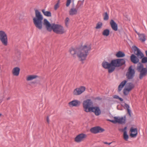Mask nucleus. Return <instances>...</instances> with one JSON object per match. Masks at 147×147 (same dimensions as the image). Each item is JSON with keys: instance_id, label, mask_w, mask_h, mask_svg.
Masks as SVG:
<instances>
[{"instance_id": "obj_1", "label": "nucleus", "mask_w": 147, "mask_h": 147, "mask_svg": "<svg viewBox=\"0 0 147 147\" xmlns=\"http://www.w3.org/2000/svg\"><path fill=\"white\" fill-rule=\"evenodd\" d=\"M91 49L90 45L87 46L85 45L80 48H71L69 51L73 57L76 58L77 56L81 61H83L86 59L89 51L91 50Z\"/></svg>"}, {"instance_id": "obj_2", "label": "nucleus", "mask_w": 147, "mask_h": 147, "mask_svg": "<svg viewBox=\"0 0 147 147\" xmlns=\"http://www.w3.org/2000/svg\"><path fill=\"white\" fill-rule=\"evenodd\" d=\"M125 61L123 59H118L112 60L110 63L104 61L102 63L103 67L105 69H108L109 73L113 72L115 68L121 67L125 63Z\"/></svg>"}, {"instance_id": "obj_3", "label": "nucleus", "mask_w": 147, "mask_h": 147, "mask_svg": "<svg viewBox=\"0 0 147 147\" xmlns=\"http://www.w3.org/2000/svg\"><path fill=\"white\" fill-rule=\"evenodd\" d=\"M44 24L47 30L51 31L52 30L55 33L59 34H62L64 33L65 29L61 26L55 24H51L47 19L44 20Z\"/></svg>"}, {"instance_id": "obj_4", "label": "nucleus", "mask_w": 147, "mask_h": 147, "mask_svg": "<svg viewBox=\"0 0 147 147\" xmlns=\"http://www.w3.org/2000/svg\"><path fill=\"white\" fill-rule=\"evenodd\" d=\"M35 17L33 19V22L36 27L40 30L42 28L43 17L40 12L38 10L35 9Z\"/></svg>"}, {"instance_id": "obj_5", "label": "nucleus", "mask_w": 147, "mask_h": 147, "mask_svg": "<svg viewBox=\"0 0 147 147\" xmlns=\"http://www.w3.org/2000/svg\"><path fill=\"white\" fill-rule=\"evenodd\" d=\"M138 71L140 72L139 78L140 80L145 77L147 75V68H144L143 65L140 63H139L137 67Z\"/></svg>"}, {"instance_id": "obj_6", "label": "nucleus", "mask_w": 147, "mask_h": 147, "mask_svg": "<svg viewBox=\"0 0 147 147\" xmlns=\"http://www.w3.org/2000/svg\"><path fill=\"white\" fill-rule=\"evenodd\" d=\"M135 71L132 65L129 66L126 73V76L128 80L132 79L135 76Z\"/></svg>"}, {"instance_id": "obj_7", "label": "nucleus", "mask_w": 147, "mask_h": 147, "mask_svg": "<svg viewBox=\"0 0 147 147\" xmlns=\"http://www.w3.org/2000/svg\"><path fill=\"white\" fill-rule=\"evenodd\" d=\"M0 40L2 44L6 46L8 44L7 36L5 32L3 31H0Z\"/></svg>"}, {"instance_id": "obj_8", "label": "nucleus", "mask_w": 147, "mask_h": 147, "mask_svg": "<svg viewBox=\"0 0 147 147\" xmlns=\"http://www.w3.org/2000/svg\"><path fill=\"white\" fill-rule=\"evenodd\" d=\"M93 104V102L90 99H87L83 102V106L84 111L86 112H88L89 108Z\"/></svg>"}, {"instance_id": "obj_9", "label": "nucleus", "mask_w": 147, "mask_h": 147, "mask_svg": "<svg viewBox=\"0 0 147 147\" xmlns=\"http://www.w3.org/2000/svg\"><path fill=\"white\" fill-rule=\"evenodd\" d=\"M88 112H93L96 116H98L101 112L99 107L98 106L92 107L89 108Z\"/></svg>"}, {"instance_id": "obj_10", "label": "nucleus", "mask_w": 147, "mask_h": 147, "mask_svg": "<svg viewBox=\"0 0 147 147\" xmlns=\"http://www.w3.org/2000/svg\"><path fill=\"white\" fill-rule=\"evenodd\" d=\"M85 87L82 86L79 88H77L74 90L73 92V94L75 95H78L81 94L85 90Z\"/></svg>"}, {"instance_id": "obj_11", "label": "nucleus", "mask_w": 147, "mask_h": 147, "mask_svg": "<svg viewBox=\"0 0 147 147\" xmlns=\"http://www.w3.org/2000/svg\"><path fill=\"white\" fill-rule=\"evenodd\" d=\"M105 131V129L99 126H96L91 128L90 131L93 133L96 134L99 133H102Z\"/></svg>"}, {"instance_id": "obj_12", "label": "nucleus", "mask_w": 147, "mask_h": 147, "mask_svg": "<svg viewBox=\"0 0 147 147\" xmlns=\"http://www.w3.org/2000/svg\"><path fill=\"white\" fill-rule=\"evenodd\" d=\"M86 135L84 134H81L77 135L75 138V141L77 142H80L83 141L86 137Z\"/></svg>"}, {"instance_id": "obj_13", "label": "nucleus", "mask_w": 147, "mask_h": 147, "mask_svg": "<svg viewBox=\"0 0 147 147\" xmlns=\"http://www.w3.org/2000/svg\"><path fill=\"white\" fill-rule=\"evenodd\" d=\"M80 101L77 100H73L69 103V106L71 107H78L80 105Z\"/></svg>"}, {"instance_id": "obj_14", "label": "nucleus", "mask_w": 147, "mask_h": 147, "mask_svg": "<svg viewBox=\"0 0 147 147\" xmlns=\"http://www.w3.org/2000/svg\"><path fill=\"white\" fill-rule=\"evenodd\" d=\"M110 24L112 29L113 30L115 31L117 30V24L113 20H111Z\"/></svg>"}, {"instance_id": "obj_15", "label": "nucleus", "mask_w": 147, "mask_h": 147, "mask_svg": "<svg viewBox=\"0 0 147 147\" xmlns=\"http://www.w3.org/2000/svg\"><path fill=\"white\" fill-rule=\"evenodd\" d=\"M130 60L134 64L138 63L139 61V59L133 54L131 56Z\"/></svg>"}, {"instance_id": "obj_16", "label": "nucleus", "mask_w": 147, "mask_h": 147, "mask_svg": "<svg viewBox=\"0 0 147 147\" xmlns=\"http://www.w3.org/2000/svg\"><path fill=\"white\" fill-rule=\"evenodd\" d=\"M80 7H79V6L78 7L77 9H76L74 7L71 8L69 11L70 15L73 16L77 14L78 12V9Z\"/></svg>"}, {"instance_id": "obj_17", "label": "nucleus", "mask_w": 147, "mask_h": 147, "mask_svg": "<svg viewBox=\"0 0 147 147\" xmlns=\"http://www.w3.org/2000/svg\"><path fill=\"white\" fill-rule=\"evenodd\" d=\"M130 131L132 133L134 132V134L131 133L130 134V136L132 137H136L138 134V129L137 128H133L131 127L130 128Z\"/></svg>"}, {"instance_id": "obj_18", "label": "nucleus", "mask_w": 147, "mask_h": 147, "mask_svg": "<svg viewBox=\"0 0 147 147\" xmlns=\"http://www.w3.org/2000/svg\"><path fill=\"white\" fill-rule=\"evenodd\" d=\"M117 123H118L119 124H125V123L126 117L125 116L124 117H121L119 118L117 117Z\"/></svg>"}, {"instance_id": "obj_19", "label": "nucleus", "mask_w": 147, "mask_h": 147, "mask_svg": "<svg viewBox=\"0 0 147 147\" xmlns=\"http://www.w3.org/2000/svg\"><path fill=\"white\" fill-rule=\"evenodd\" d=\"M20 69L18 67L14 68L12 70V73L13 75L18 76L20 73Z\"/></svg>"}, {"instance_id": "obj_20", "label": "nucleus", "mask_w": 147, "mask_h": 147, "mask_svg": "<svg viewBox=\"0 0 147 147\" xmlns=\"http://www.w3.org/2000/svg\"><path fill=\"white\" fill-rule=\"evenodd\" d=\"M127 82V81L124 80L118 86V92H119L122 90V88L125 85V84Z\"/></svg>"}, {"instance_id": "obj_21", "label": "nucleus", "mask_w": 147, "mask_h": 147, "mask_svg": "<svg viewBox=\"0 0 147 147\" xmlns=\"http://www.w3.org/2000/svg\"><path fill=\"white\" fill-rule=\"evenodd\" d=\"M137 34L139 36V39L142 42H144L146 40L145 35L144 34H140L139 33H137L136 32Z\"/></svg>"}, {"instance_id": "obj_22", "label": "nucleus", "mask_w": 147, "mask_h": 147, "mask_svg": "<svg viewBox=\"0 0 147 147\" xmlns=\"http://www.w3.org/2000/svg\"><path fill=\"white\" fill-rule=\"evenodd\" d=\"M135 54L137 56V57L138 59H142L144 56V54L140 50L138 49L137 53Z\"/></svg>"}, {"instance_id": "obj_23", "label": "nucleus", "mask_w": 147, "mask_h": 147, "mask_svg": "<svg viewBox=\"0 0 147 147\" xmlns=\"http://www.w3.org/2000/svg\"><path fill=\"white\" fill-rule=\"evenodd\" d=\"M42 11L45 16L47 17H51V13L50 11H46L44 9H42Z\"/></svg>"}, {"instance_id": "obj_24", "label": "nucleus", "mask_w": 147, "mask_h": 147, "mask_svg": "<svg viewBox=\"0 0 147 147\" xmlns=\"http://www.w3.org/2000/svg\"><path fill=\"white\" fill-rule=\"evenodd\" d=\"M116 56L117 57H122L125 56V54L123 52L119 51L116 53Z\"/></svg>"}, {"instance_id": "obj_25", "label": "nucleus", "mask_w": 147, "mask_h": 147, "mask_svg": "<svg viewBox=\"0 0 147 147\" xmlns=\"http://www.w3.org/2000/svg\"><path fill=\"white\" fill-rule=\"evenodd\" d=\"M109 30L108 29H106L103 30L102 34L103 35L107 36L109 35Z\"/></svg>"}, {"instance_id": "obj_26", "label": "nucleus", "mask_w": 147, "mask_h": 147, "mask_svg": "<svg viewBox=\"0 0 147 147\" xmlns=\"http://www.w3.org/2000/svg\"><path fill=\"white\" fill-rule=\"evenodd\" d=\"M37 77L38 76L36 75H30L27 77L26 80L27 81H30Z\"/></svg>"}, {"instance_id": "obj_27", "label": "nucleus", "mask_w": 147, "mask_h": 147, "mask_svg": "<svg viewBox=\"0 0 147 147\" xmlns=\"http://www.w3.org/2000/svg\"><path fill=\"white\" fill-rule=\"evenodd\" d=\"M128 84V85L127 88L128 89V90H129L130 91L134 88V84L132 83H129Z\"/></svg>"}, {"instance_id": "obj_28", "label": "nucleus", "mask_w": 147, "mask_h": 147, "mask_svg": "<svg viewBox=\"0 0 147 147\" xmlns=\"http://www.w3.org/2000/svg\"><path fill=\"white\" fill-rule=\"evenodd\" d=\"M20 54L19 52H18L16 53L14 57V60L16 61H18L19 60L20 58Z\"/></svg>"}, {"instance_id": "obj_29", "label": "nucleus", "mask_w": 147, "mask_h": 147, "mask_svg": "<svg viewBox=\"0 0 147 147\" xmlns=\"http://www.w3.org/2000/svg\"><path fill=\"white\" fill-rule=\"evenodd\" d=\"M123 138L126 141H127L128 138L129 136L127 134V132L126 131H124L123 133Z\"/></svg>"}, {"instance_id": "obj_30", "label": "nucleus", "mask_w": 147, "mask_h": 147, "mask_svg": "<svg viewBox=\"0 0 147 147\" xmlns=\"http://www.w3.org/2000/svg\"><path fill=\"white\" fill-rule=\"evenodd\" d=\"M103 16V19L104 20L107 21L109 19V16L107 12H105Z\"/></svg>"}, {"instance_id": "obj_31", "label": "nucleus", "mask_w": 147, "mask_h": 147, "mask_svg": "<svg viewBox=\"0 0 147 147\" xmlns=\"http://www.w3.org/2000/svg\"><path fill=\"white\" fill-rule=\"evenodd\" d=\"M130 91L128 90V89L126 88H124L123 90V94L124 95L126 96L127 95Z\"/></svg>"}, {"instance_id": "obj_32", "label": "nucleus", "mask_w": 147, "mask_h": 147, "mask_svg": "<svg viewBox=\"0 0 147 147\" xmlns=\"http://www.w3.org/2000/svg\"><path fill=\"white\" fill-rule=\"evenodd\" d=\"M102 25V24L101 22H99L96 24V26L95 27L96 29H99L100 28Z\"/></svg>"}, {"instance_id": "obj_33", "label": "nucleus", "mask_w": 147, "mask_h": 147, "mask_svg": "<svg viewBox=\"0 0 147 147\" xmlns=\"http://www.w3.org/2000/svg\"><path fill=\"white\" fill-rule=\"evenodd\" d=\"M141 62L143 63H147V57L144 56L142 58Z\"/></svg>"}, {"instance_id": "obj_34", "label": "nucleus", "mask_w": 147, "mask_h": 147, "mask_svg": "<svg viewBox=\"0 0 147 147\" xmlns=\"http://www.w3.org/2000/svg\"><path fill=\"white\" fill-rule=\"evenodd\" d=\"M114 120H109V121H110L114 123H117V117H114Z\"/></svg>"}, {"instance_id": "obj_35", "label": "nucleus", "mask_w": 147, "mask_h": 147, "mask_svg": "<svg viewBox=\"0 0 147 147\" xmlns=\"http://www.w3.org/2000/svg\"><path fill=\"white\" fill-rule=\"evenodd\" d=\"M69 20V18L67 17L66 18L65 20V23L66 26H67L68 25V22Z\"/></svg>"}, {"instance_id": "obj_36", "label": "nucleus", "mask_w": 147, "mask_h": 147, "mask_svg": "<svg viewBox=\"0 0 147 147\" xmlns=\"http://www.w3.org/2000/svg\"><path fill=\"white\" fill-rule=\"evenodd\" d=\"M71 3V0H67L66 4V6L67 7H68Z\"/></svg>"}, {"instance_id": "obj_37", "label": "nucleus", "mask_w": 147, "mask_h": 147, "mask_svg": "<svg viewBox=\"0 0 147 147\" xmlns=\"http://www.w3.org/2000/svg\"><path fill=\"white\" fill-rule=\"evenodd\" d=\"M124 106L125 108H126L127 110L129 109L130 107L129 105L126 103H125L124 104Z\"/></svg>"}, {"instance_id": "obj_38", "label": "nucleus", "mask_w": 147, "mask_h": 147, "mask_svg": "<svg viewBox=\"0 0 147 147\" xmlns=\"http://www.w3.org/2000/svg\"><path fill=\"white\" fill-rule=\"evenodd\" d=\"M59 5L58 4V3H56L54 6V9L55 10H56L58 9V8L59 7Z\"/></svg>"}, {"instance_id": "obj_39", "label": "nucleus", "mask_w": 147, "mask_h": 147, "mask_svg": "<svg viewBox=\"0 0 147 147\" xmlns=\"http://www.w3.org/2000/svg\"><path fill=\"white\" fill-rule=\"evenodd\" d=\"M84 0H82V1H79V2H81V3L79 5V7H83V5L84 2Z\"/></svg>"}, {"instance_id": "obj_40", "label": "nucleus", "mask_w": 147, "mask_h": 147, "mask_svg": "<svg viewBox=\"0 0 147 147\" xmlns=\"http://www.w3.org/2000/svg\"><path fill=\"white\" fill-rule=\"evenodd\" d=\"M133 48L135 51H137V52L138 49L140 50L137 47L135 46H133Z\"/></svg>"}, {"instance_id": "obj_41", "label": "nucleus", "mask_w": 147, "mask_h": 147, "mask_svg": "<svg viewBox=\"0 0 147 147\" xmlns=\"http://www.w3.org/2000/svg\"><path fill=\"white\" fill-rule=\"evenodd\" d=\"M127 113L129 115L130 117H131V110L129 109H128L127 110Z\"/></svg>"}, {"instance_id": "obj_42", "label": "nucleus", "mask_w": 147, "mask_h": 147, "mask_svg": "<svg viewBox=\"0 0 147 147\" xmlns=\"http://www.w3.org/2000/svg\"><path fill=\"white\" fill-rule=\"evenodd\" d=\"M95 100H102V98L99 96L96 97L94 98Z\"/></svg>"}, {"instance_id": "obj_43", "label": "nucleus", "mask_w": 147, "mask_h": 147, "mask_svg": "<svg viewBox=\"0 0 147 147\" xmlns=\"http://www.w3.org/2000/svg\"><path fill=\"white\" fill-rule=\"evenodd\" d=\"M113 97L114 98L118 99L119 98V96L117 95H115L113 96Z\"/></svg>"}, {"instance_id": "obj_44", "label": "nucleus", "mask_w": 147, "mask_h": 147, "mask_svg": "<svg viewBox=\"0 0 147 147\" xmlns=\"http://www.w3.org/2000/svg\"><path fill=\"white\" fill-rule=\"evenodd\" d=\"M112 143V142H110L109 143H108L107 142H104V144H109V145L111 144Z\"/></svg>"}, {"instance_id": "obj_45", "label": "nucleus", "mask_w": 147, "mask_h": 147, "mask_svg": "<svg viewBox=\"0 0 147 147\" xmlns=\"http://www.w3.org/2000/svg\"><path fill=\"white\" fill-rule=\"evenodd\" d=\"M118 99L121 101H123V99L119 97Z\"/></svg>"}, {"instance_id": "obj_46", "label": "nucleus", "mask_w": 147, "mask_h": 147, "mask_svg": "<svg viewBox=\"0 0 147 147\" xmlns=\"http://www.w3.org/2000/svg\"><path fill=\"white\" fill-rule=\"evenodd\" d=\"M47 121L48 123H49V121L48 117H47Z\"/></svg>"}, {"instance_id": "obj_47", "label": "nucleus", "mask_w": 147, "mask_h": 147, "mask_svg": "<svg viewBox=\"0 0 147 147\" xmlns=\"http://www.w3.org/2000/svg\"><path fill=\"white\" fill-rule=\"evenodd\" d=\"M127 127H125L124 128V129H123V130H124V131H126V129H127Z\"/></svg>"}, {"instance_id": "obj_48", "label": "nucleus", "mask_w": 147, "mask_h": 147, "mask_svg": "<svg viewBox=\"0 0 147 147\" xmlns=\"http://www.w3.org/2000/svg\"><path fill=\"white\" fill-rule=\"evenodd\" d=\"M145 53L146 55L147 56L146 57H147V50H146L145 51Z\"/></svg>"}, {"instance_id": "obj_49", "label": "nucleus", "mask_w": 147, "mask_h": 147, "mask_svg": "<svg viewBox=\"0 0 147 147\" xmlns=\"http://www.w3.org/2000/svg\"><path fill=\"white\" fill-rule=\"evenodd\" d=\"M59 3H60V0H58L57 1V3H58V4L59 5Z\"/></svg>"}, {"instance_id": "obj_50", "label": "nucleus", "mask_w": 147, "mask_h": 147, "mask_svg": "<svg viewBox=\"0 0 147 147\" xmlns=\"http://www.w3.org/2000/svg\"><path fill=\"white\" fill-rule=\"evenodd\" d=\"M10 99V97H8V98H7V100H9Z\"/></svg>"}, {"instance_id": "obj_51", "label": "nucleus", "mask_w": 147, "mask_h": 147, "mask_svg": "<svg viewBox=\"0 0 147 147\" xmlns=\"http://www.w3.org/2000/svg\"><path fill=\"white\" fill-rule=\"evenodd\" d=\"M80 1H82V0H81Z\"/></svg>"}]
</instances>
